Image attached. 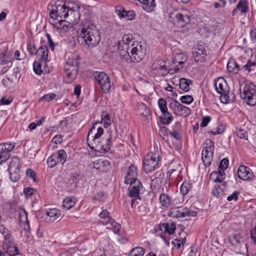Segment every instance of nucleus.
<instances>
[{
    "label": "nucleus",
    "instance_id": "obj_1",
    "mask_svg": "<svg viewBox=\"0 0 256 256\" xmlns=\"http://www.w3.org/2000/svg\"><path fill=\"white\" fill-rule=\"evenodd\" d=\"M97 124V122L94 124L92 128L88 130L86 138L88 144L91 150L104 153L110 150L112 144L111 134L106 139L102 138L104 134V129L101 127L96 128Z\"/></svg>",
    "mask_w": 256,
    "mask_h": 256
},
{
    "label": "nucleus",
    "instance_id": "obj_2",
    "mask_svg": "<svg viewBox=\"0 0 256 256\" xmlns=\"http://www.w3.org/2000/svg\"><path fill=\"white\" fill-rule=\"evenodd\" d=\"M54 7L56 12L65 18L72 26L79 22L80 14L78 7L71 8L60 0L55 2Z\"/></svg>",
    "mask_w": 256,
    "mask_h": 256
},
{
    "label": "nucleus",
    "instance_id": "obj_3",
    "mask_svg": "<svg viewBox=\"0 0 256 256\" xmlns=\"http://www.w3.org/2000/svg\"><path fill=\"white\" fill-rule=\"evenodd\" d=\"M78 32V37L82 38L88 47L94 48L99 44L100 40V32L94 24L88 23Z\"/></svg>",
    "mask_w": 256,
    "mask_h": 256
},
{
    "label": "nucleus",
    "instance_id": "obj_4",
    "mask_svg": "<svg viewBox=\"0 0 256 256\" xmlns=\"http://www.w3.org/2000/svg\"><path fill=\"white\" fill-rule=\"evenodd\" d=\"M50 7H50L48 8L50 10L49 22L56 30L66 32L72 28L66 20H62L63 17L56 12L54 4L50 5Z\"/></svg>",
    "mask_w": 256,
    "mask_h": 256
},
{
    "label": "nucleus",
    "instance_id": "obj_5",
    "mask_svg": "<svg viewBox=\"0 0 256 256\" xmlns=\"http://www.w3.org/2000/svg\"><path fill=\"white\" fill-rule=\"evenodd\" d=\"M127 50H129L131 54V58L132 62H140L146 54V48L138 41L132 43L130 46H128Z\"/></svg>",
    "mask_w": 256,
    "mask_h": 256
},
{
    "label": "nucleus",
    "instance_id": "obj_6",
    "mask_svg": "<svg viewBox=\"0 0 256 256\" xmlns=\"http://www.w3.org/2000/svg\"><path fill=\"white\" fill-rule=\"evenodd\" d=\"M241 97L246 104L254 106L256 104V86L253 84H246L240 92Z\"/></svg>",
    "mask_w": 256,
    "mask_h": 256
},
{
    "label": "nucleus",
    "instance_id": "obj_7",
    "mask_svg": "<svg viewBox=\"0 0 256 256\" xmlns=\"http://www.w3.org/2000/svg\"><path fill=\"white\" fill-rule=\"evenodd\" d=\"M159 154L151 152L148 154L142 162L143 168L146 173L150 172L158 166Z\"/></svg>",
    "mask_w": 256,
    "mask_h": 256
},
{
    "label": "nucleus",
    "instance_id": "obj_8",
    "mask_svg": "<svg viewBox=\"0 0 256 256\" xmlns=\"http://www.w3.org/2000/svg\"><path fill=\"white\" fill-rule=\"evenodd\" d=\"M94 76L102 91L106 94L109 92L111 88L109 76L104 72H96Z\"/></svg>",
    "mask_w": 256,
    "mask_h": 256
},
{
    "label": "nucleus",
    "instance_id": "obj_9",
    "mask_svg": "<svg viewBox=\"0 0 256 256\" xmlns=\"http://www.w3.org/2000/svg\"><path fill=\"white\" fill-rule=\"evenodd\" d=\"M0 232L4 235V240L2 242L4 249L8 252H14V238L12 236V232L6 228L2 225H0Z\"/></svg>",
    "mask_w": 256,
    "mask_h": 256
},
{
    "label": "nucleus",
    "instance_id": "obj_10",
    "mask_svg": "<svg viewBox=\"0 0 256 256\" xmlns=\"http://www.w3.org/2000/svg\"><path fill=\"white\" fill-rule=\"evenodd\" d=\"M168 216L173 218H184L186 216H196L197 212L190 210L186 207H176L170 208L168 214Z\"/></svg>",
    "mask_w": 256,
    "mask_h": 256
},
{
    "label": "nucleus",
    "instance_id": "obj_11",
    "mask_svg": "<svg viewBox=\"0 0 256 256\" xmlns=\"http://www.w3.org/2000/svg\"><path fill=\"white\" fill-rule=\"evenodd\" d=\"M143 188L142 184L140 180H136L132 182L128 188V195L132 199L131 200V206L134 208L136 204V202L137 200H140L139 195L140 191Z\"/></svg>",
    "mask_w": 256,
    "mask_h": 256
},
{
    "label": "nucleus",
    "instance_id": "obj_12",
    "mask_svg": "<svg viewBox=\"0 0 256 256\" xmlns=\"http://www.w3.org/2000/svg\"><path fill=\"white\" fill-rule=\"evenodd\" d=\"M170 18L174 19V23L178 27L182 28L184 27L190 20V17L186 14V11L182 12H172L170 14Z\"/></svg>",
    "mask_w": 256,
    "mask_h": 256
},
{
    "label": "nucleus",
    "instance_id": "obj_13",
    "mask_svg": "<svg viewBox=\"0 0 256 256\" xmlns=\"http://www.w3.org/2000/svg\"><path fill=\"white\" fill-rule=\"evenodd\" d=\"M169 107L175 114L184 118L188 116L191 112V110L188 108L183 106L177 100L170 102Z\"/></svg>",
    "mask_w": 256,
    "mask_h": 256
},
{
    "label": "nucleus",
    "instance_id": "obj_14",
    "mask_svg": "<svg viewBox=\"0 0 256 256\" xmlns=\"http://www.w3.org/2000/svg\"><path fill=\"white\" fill-rule=\"evenodd\" d=\"M14 146V144L11 143L5 142L0 144V165L6 162L10 158V152Z\"/></svg>",
    "mask_w": 256,
    "mask_h": 256
},
{
    "label": "nucleus",
    "instance_id": "obj_15",
    "mask_svg": "<svg viewBox=\"0 0 256 256\" xmlns=\"http://www.w3.org/2000/svg\"><path fill=\"white\" fill-rule=\"evenodd\" d=\"M232 244L231 249L236 253H242V248H244L246 244H244L243 240L239 236L234 234L230 239Z\"/></svg>",
    "mask_w": 256,
    "mask_h": 256
},
{
    "label": "nucleus",
    "instance_id": "obj_16",
    "mask_svg": "<svg viewBox=\"0 0 256 256\" xmlns=\"http://www.w3.org/2000/svg\"><path fill=\"white\" fill-rule=\"evenodd\" d=\"M138 168L134 164H131L128 168L126 176L124 178V183L126 184H132V182L138 180L137 179Z\"/></svg>",
    "mask_w": 256,
    "mask_h": 256
},
{
    "label": "nucleus",
    "instance_id": "obj_17",
    "mask_svg": "<svg viewBox=\"0 0 256 256\" xmlns=\"http://www.w3.org/2000/svg\"><path fill=\"white\" fill-rule=\"evenodd\" d=\"M46 214V221L48 222H52L55 220H60L61 218L60 211L57 208L48 209Z\"/></svg>",
    "mask_w": 256,
    "mask_h": 256
},
{
    "label": "nucleus",
    "instance_id": "obj_18",
    "mask_svg": "<svg viewBox=\"0 0 256 256\" xmlns=\"http://www.w3.org/2000/svg\"><path fill=\"white\" fill-rule=\"evenodd\" d=\"M238 177L244 180L251 179L253 176V173L252 170L244 165H240L237 172Z\"/></svg>",
    "mask_w": 256,
    "mask_h": 256
},
{
    "label": "nucleus",
    "instance_id": "obj_19",
    "mask_svg": "<svg viewBox=\"0 0 256 256\" xmlns=\"http://www.w3.org/2000/svg\"><path fill=\"white\" fill-rule=\"evenodd\" d=\"M214 86L218 94H226L229 92V88L225 80L219 78L214 80Z\"/></svg>",
    "mask_w": 256,
    "mask_h": 256
},
{
    "label": "nucleus",
    "instance_id": "obj_20",
    "mask_svg": "<svg viewBox=\"0 0 256 256\" xmlns=\"http://www.w3.org/2000/svg\"><path fill=\"white\" fill-rule=\"evenodd\" d=\"M93 168L100 172H104L110 168V164L107 160H98L93 162Z\"/></svg>",
    "mask_w": 256,
    "mask_h": 256
},
{
    "label": "nucleus",
    "instance_id": "obj_21",
    "mask_svg": "<svg viewBox=\"0 0 256 256\" xmlns=\"http://www.w3.org/2000/svg\"><path fill=\"white\" fill-rule=\"evenodd\" d=\"M102 224L106 226V228L110 230L112 229L115 234L119 236L120 235L121 232L120 228L121 226L120 224L116 222L112 217H109V218L106 222H102Z\"/></svg>",
    "mask_w": 256,
    "mask_h": 256
},
{
    "label": "nucleus",
    "instance_id": "obj_22",
    "mask_svg": "<svg viewBox=\"0 0 256 256\" xmlns=\"http://www.w3.org/2000/svg\"><path fill=\"white\" fill-rule=\"evenodd\" d=\"M81 176L78 174L74 173L72 174L68 180L67 182V188L70 191L76 190L79 183Z\"/></svg>",
    "mask_w": 256,
    "mask_h": 256
},
{
    "label": "nucleus",
    "instance_id": "obj_23",
    "mask_svg": "<svg viewBox=\"0 0 256 256\" xmlns=\"http://www.w3.org/2000/svg\"><path fill=\"white\" fill-rule=\"evenodd\" d=\"M48 48L46 46H42L36 50V55L39 60L46 63L48 60Z\"/></svg>",
    "mask_w": 256,
    "mask_h": 256
},
{
    "label": "nucleus",
    "instance_id": "obj_24",
    "mask_svg": "<svg viewBox=\"0 0 256 256\" xmlns=\"http://www.w3.org/2000/svg\"><path fill=\"white\" fill-rule=\"evenodd\" d=\"M186 60V58L182 54H178L176 55L173 60V63L175 64L176 68L174 69L175 72L183 68V64Z\"/></svg>",
    "mask_w": 256,
    "mask_h": 256
},
{
    "label": "nucleus",
    "instance_id": "obj_25",
    "mask_svg": "<svg viewBox=\"0 0 256 256\" xmlns=\"http://www.w3.org/2000/svg\"><path fill=\"white\" fill-rule=\"evenodd\" d=\"M136 41L133 38L132 36L130 34H124L122 36V40L120 41L118 43V48L120 49V48L124 46H130L132 44V43Z\"/></svg>",
    "mask_w": 256,
    "mask_h": 256
},
{
    "label": "nucleus",
    "instance_id": "obj_26",
    "mask_svg": "<svg viewBox=\"0 0 256 256\" xmlns=\"http://www.w3.org/2000/svg\"><path fill=\"white\" fill-rule=\"evenodd\" d=\"M225 178V173H222L218 170V171H214L210 176V180L216 182H221Z\"/></svg>",
    "mask_w": 256,
    "mask_h": 256
},
{
    "label": "nucleus",
    "instance_id": "obj_27",
    "mask_svg": "<svg viewBox=\"0 0 256 256\" xmlns=\"http://www.w3.org/2000/svg\"><path fill=\"white\" fill-rule=\"evenodd\" d=\"M137 111L141 117H147L150 114V110L147 106L142 102H138L136 104Z\"/></svg>",
    "mask_w": 256,
    "mask_h": 256
},
{
    "label": "nucleus",
    "instance_id": "obj_28",
    "mask_svg": "<svg viewBox=\"0 0 256 256\" xmlns=\"http://www.w3.org/2000/svg\"><path fill=\"white\" fill-rule=\"evenodd\" d=\"M115 50H120V54L122 56V58L124 59L126 62H132V60L131 58V54H130V52L129 50H127V46H124V47H120V49L118 48V45L117 46L116 48H115Z\"/></svg>",
    "mask_w": 256,
    "mask_h": 256
},
{
    "label": "nucleus",
    "instance_id": "obj_29",
    "mask_svg": "<svg viewBox=\"0 0 256 256\" xmlns=\"http://www.w3.org/2000/svg\"><path fill=\"white\" fill-rule=\"evenodd\" d=\"M19 222L20 224H24V230H28L30 228V223L28 219V214L24 210H22L19 212Z\"/></svg>",
    "mask_w": 256,
    "mask_h": 256
},
{
    "label": "nucleus",
    "instance_id": "obj_30",
    "mask_svg": "<svg viewBox=\"0 0 256 256\" xmlns=\"http://www.w3.org/2000/svg\"><path fill=\"white\" fill-rule=\"evenodd\" d=\"M214 152L202 151V159L206 167L209 166L212 160V156Z\"/></svg>",
    "mask_w": 256,
    "mask_h": 256
},
{
    "label": "nucleus",
    "instance_id": "obj_31",
    "mask_svg": "<svg viewBox=\"0 0 256 256\" xmlns=\"http://www.w3.org/2000/svg\"><path fill=\"white\" fill-rule=\"evenodd\" d=\"M160 201L162 205L166 208L169 207L172 202L171 198L164 194H162L160 195Z\"/></svg>",
    "mask_w": 256,
    "mask_h": 256
},
{
    "label": "nucleus",
    "instance_id": "obj_32",
    "mask_svg": "<svg viewBox=\"0 0 256 256\" xmlns=\"http://www.w3.org/2000/svg\"><path fill=\"white\" fill-rule=\"evenodd\" d=\"M20 161L17 157H13L10 163L8 170H20Z\"/></svg>",
    "mask_w": 256,
    "mask_h": 256
},
{
    "label": "nucleus",
    "instance_id": "obj_33",
    "mask_svg": "<svg viewBox=\"0 0 256 256\" xmlns=\"http://www.w3.org/2000/svg\"><path fill=\"white\" fill-rule=\"evenodd\" d=\"M76 204L74 199L72 197H67L63 201L62 208L64 210H68Z\"/></svg>",
    "mask_w": 256,
    "mask_h": 256
},
{
    "label": "nucleus",
    "instance_id": "obj_34",
    "mask_svg": "<svg viewBox=\"0 0 256 256\" xmlns=\"http://www.w3.org/2000/svg\"><path fill=\"white\" fill-rule=\"evenodd\" d=\"M162 114V116L160 117V121L164 124H168L172 121L173 117L168 110Z\"/></svg>",
    "mask_w": 256,
    "mask_h": 256
},
{
    "label": "nucleus",
    "instance_id": "obj_35",
    "mask_svg": "<svg viewBox=\"0 0 256 256\" xmlns=\"http://www.w3.org/2000/svg\"><path fill=\"white\" fill-rule=\"evenodd\" d=\"M192 82L190 80L182 78L179 82L180 88L184 92H187L190 90V84Z\"/></svg>",
    "mask_w": 256,
    "mask_h": 256
},
{
    "label": "nucleus",
    "instance_id": "obj_36",
    "mask_svg": "<svg viewBox=\"0 0 256 256\" xmlns=\"http://www.w3.org/2000/svg\"><path fill=\"white\" fill-rule=\"evenodd\" d=\"M227 68L229 72L237 74L240 70L238 64L234 60H230L227 64Z\"/></svg>",
    "mask_w": 256,
    "mask_h": 256
},
{
    "label": "nucleus",
    "instance_id": "obj_37",
    "mask_svg": "<svg viewBox=\"0 0 256 256\" xmlns=\"http://www.w3.org/2000/svg\"><path fill=\"white\" fill-rule=\"evenodd\" d=\"M154 69L155 70H156L159 74H161L162 76H166L168 73L173 74L175 72L173 69L168 70L164 64L160 65L158 67H156Z\"/></svg>",
    "mask_w": 256,
    "mask_h": 256
},
{
    "label": "nucleus",
    "instance_id": "obj_38",
    "mask_svg": "<svg viewBox=\"0 0 256 256\" xmlns=\"http://www.w3.org/2000/svg\"><path fill=\"white\" fill-rule=\"evenodd\" d=\"M214 143L209 138H207L204 140V149L202 151L209 152H214Z\"/></svg>",
    "mask_w": 256,
    "mask_h": 256
},
{
    "label": "nucleus",
    "instance_id": "obj_39",
    "mask_svg": "<svg viewBox=\"0 0 256 256\" xmlns=\"http://www.w3.org/2000/svg\"><path fill=\"white\" fill-rule=\"evenodd\" d=\"M192 184L187 181H184L181 184L180 192L182 195L186 194L191 190Z\"/></svg>",
    "mask_w": 256,
    "mask_h": 256
},
{
    "label": "nucleus",
    "instance_id": "obj_40",
    "mask_svg": "<svg viewBox=\"0 0 256 256\" xmlns=\"http://www.w3.org/2000/svg\"><path fill=\"white\" fill-rule=\"evenodd\" d=\"M144 249L142 247H136L132 249L129 254V256H143Z\"/></svg>",
    "mask_w": 256,
    "mask_h": 256
},
{
    "label": "nucleus",
    "instance_id": "obj_41",
    "mask_svg": "<svg viewBox=\"0 0 256 256\" xmlns=\"http://www.w3.org/2000/svg\"><path fill=\"white\" fill-rule=\"evenodd\" d=\"M236 8L242 13H246L248 12V3L246 1L240 0L236 5Z\"/></svg>",
    "mask_w": 256,
    "mask_h": 256
},
{
    "label": "nucleus",
    "instance_id": "obj_42",
    "mask_svg": "<svg viewBox=\"0 0 256 256\" xmlns=\"http://www.w3.org/2000/svg\"><path fill=\"white\" fill-rule=\"evenodd\" d=\"M162 226L165 228V231L170 234H172L176 228V224L173 222L163 224Z\"/></svg>",
    "mask_w": 256,
    "mask_h": 256
},
{
    "label": "nucleus",
    "instance_id": "obj_43",
    "mask_svg": "<svg viewBox=\"0 0 256 256\" xmlns=\"http://www.w3.org/2000/svg\"><path fill=\"white\" fill-rule=\"evenodd\" d=\"M78 72L65 70V74L68 82H72L76 77Z\"/></svg>",
    "mask_w": 256,
    "mask_h": 256
},
{
    "label": "nucleus",
    "instance_id": "obj_44",
    "mask_svg": "<svg viewBox=\"0 0 256 256\" xmlns=\"http://www.w3.org/2000/svg\"><path fill=\"white\" fill-rule=\"evenodd\" d=\"M10 178L12 182H16L20 178V170H10Z\"/></svg>",
    "mask_w": 256,
    "mask_h": 256
},
{
    "label": "nucleus",
    "instance_id": "obj_45",
    "mask_svg": "<svg viewBox=\"0 0 256 256\" xmlns=\"http://www.w3.org/2000/svg\"><path fill=\"white\" fill-rule=\"evenodd\" d=\"M236 136L239 138H244L245 140H248V134L247 132L241 128L238 129L236 132Z\"/></svg>",
    "mask_w": 256,
    "mask_h": 256
},
{
    "label": "nucleus",
    "instance_id": "obj_46",
    "mask_svg": "<svg viewBox=\"0 0 256 256\" xmlns=\"http://www.w3.org/2000/svg\"><path fill=\"white\" fill-rule=\"evenodd\" d=\"M80 58L79 56H76V58H69L68 62L65 64H70V66H74L76 68V66H79L80 64Z\"/></svg>",
    "mask_w": 256,
    "mask_h": 256
},
{
    "label": "nucleus",
    "instance_id": "obj_47",
    "mask_svg": "<svg viewBox=\"0 0 256 256\" xmlns=\"http://www.w3.org/2000/svg\"><path fill=\"white\" fill-rule=\"evenodd\" d=\"M11 60L5 53L0 54V64L4 65L10 63Z\"/></svg>",
    "mask_w": 256,
    "mask_h": 256
},
{
    "label": "nucleus",
    "instance_id": "obj_48",
    "mask_svg": "<svg viewBox=\"0 0 256 256\" xmlns=\"http://www.w3.org/2000/svg\"><path fill=\"white\" fill-rule=\"evenodd\" d=\"M158 105L162 113H164V112H166L168 110L166 102L164 98H161L158 100Z\"/></svg>",
    "mask_w": 256,
    "mask_h": 256
},
{
    "label": "nucleus",
    "instance_id": "obj_49",
    "mask_svg": "<svg viewBox=\"0 0 256 256\" xmlns=\"http://www.w3.org/2000/svg\"><path fill=\"white\" fill-rule=\"evenodd\" d=\"M14 252H8V250H4V248L2 246V250H0V256H6V254H8L9 256H14L18 254V248L14 244Z\"/></svg>",
    "mask_w": 256,
    "mask_h": 256
},
{
    "label": "nucleus",
    "instance_id": "obj_50",
    "mask_svg": "<svg viewBox=\"0 0 256 256\" xmlns=\"http://www.w3.org/2000/svg\"><path fill=\"white\" fill-rule=\"evenodd\" d=\"M228 166V160L226 158H224L220 162L218 170H220L222 172L225 173L226 170Z\"/></svg>",
    "mask_w": 256,
    "mask_h": 256
},
{
    "label": "nucleus",
    "instance_id": "obj_51",
    "mask_svg": "<svg viewBox=\"0 0 256 256\" xmlns=\"http://www.w3.org/2000/svg\"><path fill=\"white\" fill-rule=\"evenodd\" d=\"M56 155L55 154H52L48 158L47 163L48 167L52 168L56 165Z\"/></svg>",
    "mask_w": 256,
    "mask_h": 256
},
{
    "label": "nucleus",
    "instance_id": "obj_52",
    "mask_svg": "<svg viewBox=\"0 0 256 256\" xmlns=\"http://www.w3.org/2000/svg\"><path fill=\"white\" fill-rule=\"evenodd\" d=\"M58 155L59 156V162L60 163L64 164L66 160V154L64 150H60L58 152Z\"/></svg>",
    "mask_w": 256,
    "mask_h": 256
},
{
    "label": "nucleus",
    "instance_id": "obj_53",
    "mask_svg": "<svg viewBox=\"0 0 256 256\" xmlns=\"http://www.w3.org/2000/svg\"><path fill=\"white\" fill-rule=\"evenodd\" d=\"M27 50L30 55H36V50L35 45L32 42L27 44Z\"/></svg>",
    "mask_w": 256,
    "mask_h": 256
},
{
    "label": "nucleus",
    "instance_id": "obj_54",
    "mask_svg": "<svg viewBox=\"0 0 256 256\" xmlns=\"http://www.w3.org/2000/svg\"><path fill=\"white\" fill-rule=\"evenodd\" d=\"M180 100L182 103L188 104L193 102L194 98L192 96L186 95L182 96Z\"/></svg>",
    "mask_w": 256,
    "mask_h": 256
},
{
    "label": "nucleus",
    "instance_id": "obj_55",
    "mask_svg": "<svg viewBox=\"0 0 256 256\" xmlns=\"http://www.w3.org/2000/svg\"><path fill=\"white\" fill-rule=\"evenodd\" d=\"M56 94L54 93H50L46 94L40 98L39 101L46 100V102H50L54 100L56 98Z\"/></svg>",
    "mask_w": 256,
    "mask_h": 256
},
{
    "label": "nucleus",
    "instance_id": "obj_56",
    "mask_svg": "<svg viewBox=\"0 0 256 256\" xmlns=\"http://www.w3.org/2000/svg\"><path fill=\"white\" fill-rule=\"evenodd\" d=\"M126 10L122 6H117L116 8L115 13L118 16L122 18L125 17Z\"/></svg>",
    "mask_w": 256,
    "mask_h": 256
},
{
    "label": "nucleus",
    "instance_id": "obj_57",
    "mask_svg": "<svg viewBox=\"0 0 256 256\" xmlns=\"http://www.w3.org/2000/svg\"><path fill=\"white\" fill-rule=\"evenodd\" d=\"M102 122H104V128H108L110 126L111 122L109 114H106L104 116H102Z\"/></svg>",
    "mask_w": 256,
    "mask_h": 256
},
{
    "label": "nucleus",
    "instance_id": "obj_58",
    "mask_svg": "<svg viewBox=\"0 0 256 256\" xmlns=\"http://www.w3.org/2000/svg\"><path fill=\"white\" fill-rule=\"evenodd\" d=\"M240 192L239 191H234L231 194H230L229 196L227 197L226 200L230 202H236L238 200V196L240 195Z\"/></svg>",
    "mask_w": 256,
    "mask_h": 256
},
{
    "label": "nucleus",
    "instance_id": "obj_59",
    "mask_svg": "<svg viewBox=\"0 0 256 256\" xmlns=\"http://www.w3.org/2000/svg\"><path fill=\"white\" fill-rule=\"evenodd\" d=\"M186 241V238L184 237V238L180 240L179 239H174L172 242V244L176 246L177 248H180L182 244H184V243Z\"/></svg>",
    "mask_w": 256,
    "mask_h": 256
},
{
    "label": "nucleus",
    "instance_id": "obj_60",
    "mask_svg": "<svg viewBox=\"0 0 256 256\" xmlns=\"http://www.w3.org/2000/svg\"><path fill=\"white\" fill-rule=\"evenodd\" d=\"M33 65H34V72L38 75L41 74L42 73L41 64L38 62H35L34 63Z\"/></svg>",
    "mask_w": 256,
    "mask_h": 256
},
{
    "label": "nucleus",
    "instance_id": "obj_61",
    "mask_svg": "<svg viewBox=\"0 0 256 256\" xmlns=\"http://www.w3.org/2000/svg\"><path fill=\"white\" fill-rule=\"evenodd\" d=\"M106 198V194L103 192H98L95 196L93 198V200H96L100 202L104 200V198Z\"/></svg>",
    "mask_w": 256,
    "mask_h": 256
},
{
    "label": "nucleus",
    "instance_id": "obj_62",
    "mask_svg": "<svg viewBox=\"0 0 256 256\" xmlns=\"http://www.w3.org/2000/svg\"><path fill=\"white\" fill-rule=\"evenodd\" d=\"M223 188H222L219 185L216 184L214 186V190L212 191V194L214 196H218L221 192H222Z\"/></svg>",
    "mask_w": 256,
    "mask_h": 256
},
{
    "label": "nucleus",
    "instance_id": "obj_63",
    "mask_svg": "<svg viewBox=\"0 0 256 256\" xmlns=\"http://www.w3.org/2000/svg\"><path fill=\"white\" fill-rule=\"evenodd\" d=\"M124 14H125V16H126L128 18V19L129 20H132L135 18L136 13L132 10H128V12L126 11V12Z\"/></svg>",
    "mask_w": 256,
    "mask_h": 256
},
{
    "label": "nucleus",
    "instance_id": "obj_64",
    "mask_svg": "<svg viewBox=\"0 0 256 256\" xmlns=\"http://www.w3.org/2000/svg\"><path fill=\"white\" fill-rule=\"evenodd\" d=\"M250 236L254 244H256V224L250 230Z\"/></svg>",
    "mask_w": 256,
    "mask_h": 256
}]
</instances>
